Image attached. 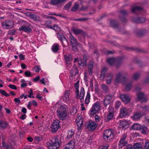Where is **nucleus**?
I'll return each mask as SVG.
<instances>
[{
	"mask_svg": "<svg viewBox=\"0 0 149 149\" xmlns=\"http://www.w3.org/2000/svg\"><path fill=\"white\" fill-rule=\"evenodd\" d=\"M51 21L49 20L47 21L46 22L45 24V25L48 27H51L50 25H49V24H51Z\"/></svg>",
	"mask_w": 149,
	"mask_h": 149,
	"instance_id": "obj_61",
	"label": "nucleus"
},
{
	"mask_svg": "<svg viewBox=\"0 0 149 149\" xmlns=\"http://www.w3.org/2000/svg\"><path fill=\"white\" fill-rule=\"evenodd\" d=\"M134 149H142L141 145L139 143H136L133 145Z\"/></svg>",
	"mask_w": 149,
	"mask_h": 149,
	"instance_id": "obj_37",
	"label": "nucleus"
},
{
	"mask_svg": "<svg viewBox=\"0 0 149 149\" xmlns=\"http://www.w3.org/2000/svg\"><path fill=\"white\" fill-rule=\"evenodd\" d=\"M66 146H68L69 147L72 148L73 149L74 147V142L73 140H71L70 141Z\"/></svg>",
	"mask_w": 149,
	"mask_h": 149,
	"instance_id": "obj_36",
	"label": "nucleus"
},
{
	"mask_svg": "<svg viewBox=\"0 0 149 149\" xmlns=\"http://www.w3.org/2000/svg\"><path fill=\"white\" fill-rule=\"evenodd\" d=\"M14 101L16 103H17L18 104L20 103V101L19 100V97L18 98H15L14 99Z\"/></svg>",
	"mask_w": 149,
	"mask_h": 149,
	"instance_id": "obj_62",
	"label": "nucleus"
},
{
	"mask_svg": "<svg viewBox=\"0 0 149 149\" xmlns=\"http://www.w3.org/2000/svg\"><path fill=\"white\" fill-rule=\"evenodd\" d=\"M52 142L48 144L49 149H57L61 143L60 139L57 136H55L52 139Z\"/></svg>",
	"mask_w": 149,
	"mask_h": 149,
	"instance_id": "obj_1",
	"label": "nucleus"
},
{
	"mask_svg": "<svg viewBox=\"0 0 149 149\" xmlns=\"http://www.w3.org/2000/svg\"><path fill=\"white\" fill-rule=\"evenodd\" d=\"M108 113H112L113 114L114 113V111L113 108L111 106L109 107L108 109Z\"/></svg>",
	"mask_w": 149,
	"mask_h": 149,
	"instance_id": "obj_45",
	"label": "nucleus"
},
{
	"mask_svg": "<svg viewBox=\"0 0 149 149\" xmlns=\"http://www.w3.org/2000/svg\"><path fill=\"white\" fill-rule=\"evenodd\" d=\"M72 4V3L71 2H69L65 6V8L66 9H68L70 8Z\"/></svg>",
	"mask_w": 149,
	"mask_h": 149,
	"instance_id": "obj_57",
	"label": "nucleus"
},
{
	"mask_svg": "<svg viewBox=\"0 0 149 149\" xmlns=\"http://www.w3.org/2000/svg\"><path fill=\"white\" fill-rule=\"evenodd\" d=\"M16 32L15 30L14 29L9 30L8 31V34L9 35H14Z\"/></svg>",
	"mask_w": 149,
	"mask_h": 149,
	"instance_id": "obj_52",
	"label": "nucleus"
},
{
	"mask_svg": "<svg viewBox=\"0 0 149 149\" xmlns=\"http://www.w3.org/2000/svg\"><path fill=\"white\" fill-rule=\"evenodd\" d=\"M69 93L68 91L66 90L63 93L62 98L63 100L65 102L68 101L70 100Z\"/></svg>",
	"mask_w": 149,
	"mask_h": 149,
	"instance_id": "obj_18",
	"label": "nucleus"
},
{
	"mask_svg": "<svg viewBox=\"0 0 149 149\" xmlns=\"http://www.w3.org/2000/svg\"><path fill=\"white\" fill-rule=\"evenodd\" d=\"M126 135L125 134H124L122 135L121 137V139L120 140H123V141H126Z\"/></svg>",
	"mask_w": 149,
	"mask_h": 149,
	"instance_id": "obj_54",
	"label": "nucleus"
},
{
	"mask_svg": "<svg viewBox=\"0 0 149 149\" xmlns=\"http://www.w3.org/2000/svg\"><path fill=\"white\" fill-rule=\"evenodd\" d=\"M112 96L110 95H107L105 96L103 104L105 107L109 104L111 102Z\"/></svg>",
	"mask_w": 149,
	"mask_h": 149,
	"instance_id": "obj_14",
	"label": "nucleus"
},
{
	"mask_svg": "<svg viewBox=\"0 0 149 149\" xmlns=\"http://www.w3.org/2000/svg\"><path fill=\"white\" fill-rule=\"evenodd\" d=\"M74 133L72 130H70L68 131V135H67V138H71L74 135Z\"/></svg>",
	"mask_w": 149,
	"mask_h": 149,
	"instance_id": "obj_46",
	"label": "nucleus"
},
{
	"mask_svg": "<svg viewBox=\"0 0 149 149\" xmlns=\"http://www.w3.org/2000/svg\"><path fill=\"white\" fill-rule=\"evenodd\" d=\"M52 51L54 53H56L59 49V46L57 44H54L52 46Z\"/></svg>",
	"mask_w": 149,
	"mask_h": 149,
	"instance_id": "obj_22",
	"label": "nucleus"
},
{
	"mask_svg": "<svg viewBox=\"0 0 149 149\" xmlns=\"http://www.w3.org/2000/svg\"><path fill=\"white\" fill-rule=\"evenodd\" d=\"M140 130H141L142 133L143 134H146V133L148 131L147 127L144 126H142L141 127Z\"/></svg>",
	"mask_w": 149,
	"mask_h": 149,
	"instance_id": "obj_31",
	"label": "nucleus"
},
{
	"mask_svg": "<svg viewBox=\"0 0 149 149\" xmlns=\"http://www.w3.org/2000/svg\"><path fill=\"white\" fill-rule=\"evenodd\" d=\"M113 74L112 73H108L106 76V81L107 84H110L111 83L113 79Z\"/></svg>",
	"mask_w": 149,
	"mask_h": 149,
	"instance_id": "obj_15",
	"label": "nucleus"
},
{
	"mask_svg": "<svg viewBox=\"0 0 149 149\" xmlns=\"http://www.w3.org/2000/svg\"><path fill=\"white\" fill-rule=\"evenodd\" d=\"M136 100L141 102L146 101V97L144 93H139L137 94Z\"/></svg>",
	"mask_w": 149,
	"mask_h": 149,
	"instance_id": "obj_11",
	"label": "nucleus"
},
{
	"mask_svg": "<svg viewBox=\"0 0 149 149\" xmlns=\"http://www.w3.org/2000/svg\"><path fill=\"white\" fill-rule=\"evenodd\" d=\"M23 80H22L21 81V82L22 83V84L21 85V87L22 88H24V87H25L27 85V84L26 83H23Z\"/></svg>",
	"mask_w": 149,
	"mask_h": 149,
	"instance_id": "obj_59",
	"label": "nucleus"
},
{
	"mask_svg": "<svg viewBox=\"0 0 149 149\" xmlns=\"http://www.w3.org/2000/svg\"><path fill=\"white\" fill-rule=\"evenodd\" d=\"M124 73L123 72H120L117 74L114 80V84H118L121 81L122 78H124ZM122 84H124L123 81H122Z\"/></svg>",
	"mask_w": 149,
	"mask_h": 149,
	"instance_id": "obj_5",
	"label": "nucleus"
},
{
	"mask_svg": "<svg viewBox=\"0 0 149 149\" xmlns=\"http://www.w3.org/2000/svg\"><path fill=\"white\" fill-rule=\"evenodd\" d=\"M127 144V141H124L120 140L119 141V145L120 148H122L123 147L126 146Z\"/></svg>",
	"mask_w": 149,
	"mask_h": 149,
	"instance_id": "obj_30",
	"label": "nucleus"
},
{
	"mask_svg": "<svg viewBox=\"0 0 149 149\" xmlns=\"http://www.w3.org/2000/svg\"><path fill=\"white\" fill-rule=\"evenodd\" d=\"M90 99V92L89 91L87 92L86 96L85 99V104L86 105V106H87L89 103Z\"/></svg>",
	"mask_w": 149,
	"mask_h": 149,
	"instance_id": "obj_24",
	"label": "nucleus"
},
{
	"mask_svg": "<svg viewBox=\"0 0 149 149\" xmlns=\"http://www.w3.org/2000/svg\"><path fill=\"white\" fill-rule=\"evenodd\" d=\"M97 124L94 121H90L87 124L88 128L90 130H94L97 127Z\"/></svg>",
	"mask_w": 149,
	"mask_h": 149,
	"instance_id": "obj_13",
	"label": "nucleus"
},
{
	"mask_svg": "<svg viewBox=\"0 0 149 149\" xmlns=\"http://www.w3.org/2000/svg\"><path fill=\"white\" fill-rule=\"evenodd\" d=\"M108 63L110 65H112L115 62V59L114 58H109L107 60Z\"/></svg>",
	"mask_w": 149,
	"mask_h": 149,
	"instance_id": "obj_40",
	"label": "nucleus"
},
{
	"mask_svg": "<svg viewBox=\"0 0 149 149\" xmlns=\"http://www.w3.org/2000/svg\"><path fill=\"white\" fill-rule=\"evenodd\" d=\"M93 61H90L88 65V69L90 73H91L92 72V70L93 68Z\"/></svg>",
	"mask_w": 149,
	"mask_h": 149,
	"instance_id": "obj_29",
	"label": "nucleus"
},
{
	"mask_svg": "<svg viewBox=\"0 0 149 149\" xmlns=\"http://www.w3.org/2000/svg\"><path fill=\"white\" fill-rule=\"evenodd\" d=\"M145 149H149V141L147 140L145 143Z\"/></svg>",
	"mask_w": 149,
	"mask_h": 149,
	"instance_id": "obj_51",
	"label": "nucleus"
},
{
	"mask_svg": "<svg viewBox=\"0 0 149 149\" xmlns=\"http://www.w3.org/2000/svg\"><path fill=\"white\" fill-rule=\"evenodd\" d=\"M79 7V5L76 3H75L74 6L71 9L72 11L74 12L76 11Z\"/></svg>",
	"mask_w": 149,
	"mask_h": 149,
	"instance_id": "obj_42",
	"label": "nucleus"
},
{
	"mask_svg": "<svg viewBox=\"0 0 149 149\" xmlns=\"http://www.w3.org/2000/svg\"><path fill=\"white\" fill-rule=\"evenodd\" d=\"M121 126L123 127L126 128L129 126V124L127 121L123 120L120 122Z\"/></svg>",
	"mask_w": 149,
	"mask_h": 149,
	"instance_id": "obj_27",
	"label": "nucleus"
},
{
	"mask_svg": "<svg viewBox=\"0 0 149 149\" xmlns=\"http://www.w3.org/2000/svg\"><path fill=\"white\" fill-rule=\"evenodd\" d=\"M113 130L111 129L105 130L103 134L104 139L108 142L110 141L113 138Z\"/></svg>",
	"mask_w": 149,
	"mask_h": 149,
	"instance_id": "obj_3",
	"label": "nucleus"
},
{
	"mask_svg": "<svg viewBox=\"0 0 149 149\" xmlns=\"http://www.w3.org/2000/svg\"><path fill=\"white\" fill-rule=\"evenodd\" d=\"M143 115V114L139 112L134 113L132 116L134 120H139Z\"/></svg>",
	"mask_w": 149,
	"mask_h": 149,
	"instance_id": "obj_16",
	"label": "nucleus"
},
{
	"mask_svg": "<svg viewBox=\"0 0 149 149\" xmlns=\"http://www.w3.org/2000/svg\"><path fill=\"white\" fill-rule=\"evenodd\" d=\"M36 15L32 13H29L28 16L32 19H33Z\"/></svg>",
	"mask_w": 149,
	"mask_h": 149,
	"instance_id": "obj_63",
	"label": "nucleus"
},
{
	"mask_svg": "<svg viewBox=\"0 0 149 149\" xmlns=\"http://www.w3.org/2000/svg\"><path fill=\"white\" fill-rule=\"evenodd\" d=\"M141 126L138 123H134L132 126V128L134 130H140Z\"/></svg>",
	"mask_w": 149,
	"mask_h": 149,
	"instance_id": "obj_33",
	"label": "nucleus"
},
{
	"mask_svg": "<svg viewBox=\"0 0 149 149\" xmlns=\"http://www.w3.org/2000/svg\"><path fill=\"white\" fill-rule=\"evenodd\" d=\"M69 38L72 46L73 47L72 49L74 51H77V49L76 47L77 46L78 44L77 42L76 39L71 34H70Z\"/></svg>",
	"mask_w": 149,
	"mask_h": 149,
	"instance_id": "obj_7",
	"label": "nucleus"
},
{
	"mask_svg": "<svg viewBox=\"0 0 149 149\" xmlns=\"http://www.w3.org/2000/svg\"><path fill=\"white\" fill-rule=\"evenodd\" d=\"M142 9V8L136 6L133 7L132 9V11L133 13H135L136 11L141 10Z\"/></svg>",
	"mask_w": 149,
	"mask_h": 149,
	"instance_id": "obj_39",
	"label": "nucleus"
},
{
	"mask_svg": "<svg viewBox=\"0 0 149 149\" xmlns=\"http://www.w3.org/2000/svg\"><path fill=\"white\" fill-rule=\"evenodd\" d=\"M8 87L11 89L16 90L17 88L16 86L14 85L10 84L8 86Z\"/></svg>",
	"mask_w": 149,
	"mask_h": 149,
	"instance_id": "obj_55",
	"label": "nucleus"
},
{
	"mask_svg": "<svg viewBox=\"0 0 149 149\" xmlns=\"http://www.w3.org/2000/svg\"><path fill=\"white\" fill-rule=\"evenodd\" d=\"M1 93L2 95L5 96L6 97H9L10 96V95L6 92L5 91L3 90H1Z\"/></svg>",
	"mask_w": 149,
	"mask_h": 149,
	"instance_id": "obj_50",
	"label": "nucleus"
},
{
	"mask_svg": "<svg viewBox=\"0 0 149 149\" xmlns=\"http://www.w3.org/2000/svg\"><path fill=\"white\" fill-rule=\"evenodd\" d=\"M127 149H132V145H129L127 146Z\"/></svg>",
	"mask_w": 149,
	"mask_h": 149,
	"instance_id": "obj_64",
	"label": "nucleus"
},
{
	"mask_svg": "<svg viewBox=\"0 0 149 149\" xmlns=\"http://www.w3.org/2000/svg\"><path fill=\"white\" fill-rule=\"evenodd\" d=\"M113 116L114 114L108 113V114L107 116V118L106 119L107 121H108L112 119L113 118Z\"/></svg>",
	"mask_w": 149,
	"mask_h": 149,
	"instance_id": "obj_38",
	"label": "nucleus"
},
{
	"mask_svg": "<svg viewBox=\"0 0 149 149\" xmlns=\"http://www.w3.org/2000/svg\"><path fill=\"white\" fill-rule=\"evenodd\" d=\"M85 95V91L83 87H81L80 89V92L79 95V99L80 100H82L84 97Z\"/></svg>",
	"mask_w": 149,
	"mask_h": 149,
	"instance_id": "obj_26",
	"label": "nucleus"
},
{
	"mask_svg": "<svg viewBox=\"0 0 149 149\" xmlns=\"http://www.w3.org/2000/svg\"><path fill=\"white\" fill-rule=\"evenodd\" d=\"M35 21H40V18L38 16H36V15H35L33 19Z\"/></svg>",
	"mask_w": 149,
	"mask_h": 149,
	"instance_id": "obj_58",
	"label": "nucleus"
},
{
	"mask_svg": "<svg viewBox=\"0 0 149 149\" xmlns=\"http://www.w3.org/2000/svg\"><path fill=\"white\" fill-rule=\"evenodd\" d=\"M20 31H24L28 33H30L31 32L32 30L29 27L25 26H22L19 28Z\"/></svg>",
	"mask_w": 149,
	"mask_h": 149,
	"instance_id": "obj_21",
	"label": "nucleus"
},
{
	"mask_svg": "<svg viewBox=\"0 0 149 149\" xmlns=\"http://www.w3.org/2000/svg\"><path fill=\"white\" fill-rule=\"evenodd\" d=\"M107 69L106 68H104L103 69L100 77L101 80H103L104 79L106 74L107 72Z\"/></svg>",
	"mask_w": 149,
	"mask_h": 149,
	"instance_id": "obj_23",
	"label": "nucleus"
},
{
	"mask_svg": "<svg viewBox=\"0 0 149 149\" xmlns=\"http://www.w3.org/2000/svg\"><path fill=\"white\" fill-rule=\"evenodd\" d=\"M1 25L4 29H11L13 27L14 23L13 21L7 20L2 22Z\"/></svg>",
	"mask_w": 149,
	"mask_h": 149,
	"instance_id": "obj_4",
	"label": "nucleus"
},
{
	"mask_svg": "<svg viewBox=\"0 0 149 149\" xmlns=\"http://www.w3.org/2000/svg\"><path fill=\"white\" fill-rule=\"evenodd\" d=\"M59 123L60 121L58 120H54L51 126L52 131L53 132H55L58 130L60 127Z\"/></svg>",
	"mask_w": 149,
	"mask_h": 149,
	"instance_id": "obj_8",
	"label": "nucleus"
},
{
	"mask_svg": "<svg viewBox=\"0 0 149 149\" xmlns=\"http://www.w3.org/2000/svg\"><path fill=\"white\" fill-rule=\"evenodd\" d=\"M100 105L97 103H94L89 113L91 115L95 114L100 110Z\"/></svg>",
	"mask_w": 149,
	"mask_h": 149,
	"instance_id": "obj_6",
	"label": "nucleus"
},
{
	"mask_svg": "<svg viewBox=\"0 0 149 149\" xmlns=\"http://www.w3.org/2000/svg\"><path fill=\"white\" fill-rule=\"evenodd\" d=\"M76 121L78 130L79 131L81 130L83 124V119L81 116H77V118L76 119Z\"/></svg>",
	"mask_w": 149,
	"mask_h": 149,
	"instance_id": "obj_9",
	"label": "nucleus"
},
{
	"mask_svg": "<svg viewBox=\"0 0 149 149\" xmlns=\"http://www.w3.org/2000/svg\"><path fill=\"white\" fill-rule=\"evenodd\" d=\"M100 119V118L99 116L97 115H96L95 116V120L96 122H99Z\"/></svg>",
	"mask_w": 149,
	"mask_h": 149,
	"instance_id": "obj_60",
	"label": "nucleus"
},
{
	"mask_svg": "<svg viewBox=\"0 0 149 149\" xmlns=\"http://www.w3.org/2000/svg\"><path fill=\"white\" fill-rule=\"evenodd\" d=\"M79 81H77L74 85V86L76 89V93L77 94V95L76 96V99H77L79 97V91L78 90V88L79 87Z\"/></svg>",
	"mask_w": 149,
	"mask_h": 149,
	"instance_id": "obj_28",
	"label": "nucleus"
},
{
	"mask_svg": "<svg viewBox=\"0 0 149 149\" xmlns=\"http://www.w3.org/2000/svg\"><path fill=\"white\" fill-rule=\"evenodd\" d=\"M132 83L131 82L127 83L125 85V88L127 91H129L131 89Z\"/></svg>",
	"mask_w": 149,
	"mask_h": 149,
	"instance_id": "obj_32",
	"label": "nucleus"
},
{
	"mask_svg": "<svg viewBox=\"0 0 149 149\" xmlns=\"http://www.w3.org/2000/svg\"><path fill=\"white\" fill-rule=\"evenodd\" d=\"M8 125L7 123L5 121H0V127L1 128H5Z\"/></svg>",
	"mask_w": 149,
	"mask_h": 149,
	"instance_id": "obj_35",
	"label": "nucleus"
},
{
	"mask_svg": "<svg viewBox=\"0 0 149 149\" xmlns=\"http://www.w3.org/2000/svg\"><path fill=\"white\" fill-rule=\"evenodd\" d=\"M109 147V145L108 144H106L104 145L100 146L99 149H107Z\"/></svg>",
	"mask_w": 149,
	"mask_h": 149,
	"instance_id": "obj_48",
	"label": "nucleus"
},
{
	"mask_svg": "<svg viewBox=\"0 0 149 149\" xmlns=\"http://www.w3.org/2000/svg\"><path fill=\"white\" fill-rule=\"evenodd\" d=\"M72 31L75 35L81 34L83 33L82 31L79 29L73 28L72 29Z\"/></svg>",
	"mask_w": 149,
	"mask_h": 149,
	"instance_id": "obj_25",
	"label": "nucleus"
},
{
	"mask_svg": "<svg viewBox=\"0 0 149 149\" xmlns=\"http://www.w3.org/2000/svg\"><path fill=\"white\" fill-rule=\"evenodd\" d=\"M140 76L139 73H136L134 74L133 76V79L135 80L138 79Z\"/></svg>",
	"mask_w": 149,
	"mask_h": 149,
	"instance_id": "obj_43",
	"label": "nucleus"
},
{
	"mask_svg": "<svg viewBox=\"0 0 149 149\" xmlns=\"http://www.w3.org/2000/svg\"><path fill=\"white\" fill-rule=\"evenodd\" d=\"M74 61L75 62L77 61L79 66H81L86 65V61H85V62H84L80 58H75L74 59Z\"/></svg>",
	"mask_w": 149,
	"mask_h": 149,
	"instance_id": "obj_20",
	"label": "nucleus"
},
{
	"mask_svg": "<svg viewBox=\"0 0 149 149\" xmlns=\"http://www.w3.org/2000/svg\"><path fill=\"white\" fill-rule=\"evenodd\" d=\"M58 38L61 40L63 43V45H65L64 44V42H67V41L66 39L64 37V35L62 34L61 33H59L57 35Z\"/></svg>",
	"mask_w": 149,
	"mask_h": 149,
	"instance_id": "obj_19",
	"label": "nucleus"
},
{
	"mask_svg": "<svg viewBox=\"0 0 149 149\" xmlns=\"http://www.w3.org/2000/svg\"><path fill=\"white\" fill-rule=\"evenodd\" d=\"M57 112V116L59 119L63 120L65 119L67 115L66 106L65 105H61L58 107Z\"/></svg>",
	"mask_w": 149,
	"mask_h": 149,
	"instance_id": "obj_2",
	"label": "nucleus"
},
{
	"mask_svg": "<svg viewBox=\"0 0 149 149\" xmlns=\"http://www.w3.org/2000/svg\"><path fill=\"white\" fill-rule=\"evenodd\" d=\"M120 97L122 100L125 103H127L130 101V97L127 94H121Z\"/></svg>",
	"mask_w": 149,
	"mask_h": 149,
	"instance_id": "obj_12",
	"label": "nucleus"
},
{
	"mask_svg": "<svg viewBox=\"0 0 149 149\" xmlns=\"http://www.w3.org/2000/svg\"><path fill=\"white\" fill-rule=\"evenodd\" d=\"M64 58L66 63L68 64H70L72 60L71 55L70 54H66L65 55Z\"/></svg>",
	"mask_w": 149,
	"mask_h": 149,
	"instance_id": "obj_17",
	"label": "nucleus"
},
{
	"mask_svg": "<svg viewBox=\"0 0 149 149\" xmlns=\"http://www.w3.org/2000/svg\"><path fill=\"white\" fill-rule=\"evenodd\" d=\"M51 28L56 31H59L60 30V28L57 25H55Z\"/></svg>",
	"mask_w": 149,
	"mask_h": 149,
	"instance_id": "obj_44",
	"label": "nucleus"
},
{
	"mask_svg": "<svg viewBox=\"0 0 149 149\" xmlns=\"http://www.w3.org/2000/svg\"><path fill=\"white\" fill-rule=\"evenodd\" d=\"M101 88L106 92H107L108 91V88L104 84H102L101 85Z\"/></svg>",
	"mask_w": 149,
	"mask_h": 149,
	"instance_id": "obj_41",
	"label": "nucleus"
},
{
	"mask_svg": "<svg viewBox=\"0 0 149 149\" xmlns=\"http://www.w3.org/2000/svg\"><path fill=\"white\" fill-rule=\"evenodd\" d=\"M134 21L137 23H143L145 21V19L143 18H138L135 19L133 20Z\"/></svg>",
	"mask_w": 149,
	"mask_h": 149,
	"instance_id": "obj_34",
	"label": "nucleus"
},
{
	"mask_svg": "<svg viewBox=\"0 0 149 149\" xmlns=\"http://www.w3.org/2000/svg\"><path fill=\"white\" fill-rule=\"evenodd\" d=\"M88 19L87 18H79L78 19H74V20H77L79 21H84Z\"/></svg>",
	"mask_w": 149,
	"mask_h": 149,
	"instance_id": "obj_56",
	"label": "nucleus"
},
{
	"mask_svg": "<svg viewBox=\"0 0 149 149\" xmlns=\"http://www.w3.org/2000/svg\"><path fill=\"white\" fill-rule=\"evenodd\" d=\"M34 69L36 72H39L40 70H41L40 67L39 66H35L34 68Z\"/></svg>",
	"mask_w": 149,
	"mask_h": 149,
	"instance_id": "obj_49",
	"label": "nucleus"
},
{
	"mask_svg": "<svg viewBox=\"0 0 149 149\" xmlns=\"http://www.w3.org/2000/svg\"><path fill=\"white\" fill-rule=\"evenodd\" d=\"M128 113V109L124 107H122L120 109L119 116L120 118L125 117Z\"/></svg>",
	"mask_w": 149,
	"mask_h": 149,
	"instance_id": "obj_10",
	"label": "nucleus"
},
{
	"mask_svg": "<svg viewBox=\"0 0 149 149\" xmlns=\"http://www.w3.org/2000/svg\"><path fill=\"white\" fill-rule=\"evenodd\" d=\"M121 105V102H120L119 101H117L116 102L115 104V107L116 109H118L119 107Z\"/></svg>",
	"mask_w": 149,
	"mask_h": 149,
	"instance_id": "obj_47",
	"label": "nucleus"
},
{
	"mask_svg": "<svg viewBox=\"0 0 149 149\" xmlns=\"http://www.w3.org/2000/svg\"><path fill=\"white\" fill-rule=\"evenodd\" d=\"M24 74L26 77H29L31 76V72L29 71H27L25 72Z\"/></svg>",
	"mask_w": 149,
	"mask_h": 149,
	"instance_id": "obj_53",
	"label": "nucleus"
}]
</instances>
